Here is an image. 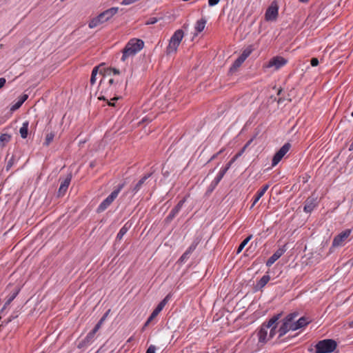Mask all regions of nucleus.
I'll return each mask as SVG.
<instances>
[{
  "mask_svg": "<svg viewBox=\"0 0 353 353\" xmlns=\"http://www.w3.org/2000/svg\"><path fill=\"white\" fill-rule=\"evenodd\" d=\"M186 201V197H183L181 200H180L178 203L172 209L169 214L164 219L165 225L170 224L172 220L176 216L180 210H181L183 204Z\"/></svg>",
  "mask_w": 353,
  "mask_h": 353,
  "instance_id": "0eeeda50",
  "label": "nucleus"
},
{
  "mask_svg": "<svg viewBox=\"0 0 353 353\" xmlns=\"http://www.w3.org/2000/svg\"><path fill=\"white\" fill-rule=\"evenodd\" d=\"M151 119H149L147 117H145L144 118L142 119V120L139 122V123H145V122H148V121H150Z\"/></svg>",
  "mask_w": 353,
  "mask_h": 353,
  "instance_id": "4d7b16f0",
  "label": "nucleus"
},
{
  "mask_svg": "<svg viewBox=\"0 0 353 353\" xmlns=\"http://www.w3.org/2000/svg\"><path fill=\"white\" fill-rule=\"evenodd\" d=\"M6 83V80L5 78H3V77L0 78V89L4 86Z\"/></svg>",
  "mask_w": 353,
  "mask_h": 353,
  "instance_id": "864d4df0",
  "label": "nucleus"
},
{
  "mask_svg": "<svg viewBox=\"0 0 353 353\" xmlns=\"http://www.w3.org/2000/svg\"><path fill=\"white\" fill-rule=\"evenodd\" d=\"M163 176H168V174H169V173H168V171H165V172H163Z\"/></svg>",
  "mask_w": 353,
  "mask_h": 353,
  "instance_id": "69168bd1",
  "label": "nucleus"
},
{
  "mask_svg": "<svg viewBox=\"0 0 353 353\" xmlns=\"http://www.w3.org/2000/svg\"><path fill=\"white\" fill-rule=\"evenodd\" d=\"M144 47V41L142 39L133 38L129 40L124 48L122 50L121 60L125 61L128 57L134 56Z\"/></svg>",
  "mask_w": 353,
  "mask_h": 353,
  "instance_id": "f03ea898",
  "label": "nucleus"
},
{
  "mask_svg": "<svg viewBox=\"0 0 353 353\" xmlns=\"http://www.w3.org/2000/svg\"><path fill=\"white\" fill-rule=\"evenodd\" d=\"M290 327H291L290 330H292V331H295V330L299 329V327H296V321H294L293 323H290Z\"/></svg>",
  "mask_w": 353,
  "mask_h": 353,
  "instance_id": "3c124183",
  "label": "nucleus"
},
{
  "mask_svg": "<svg viewBox=\"0 0 353 353\" xmlns=\"http://www.w3.org/2000/svg\"><path fill=\"white\" fill-rule=\"evenodd\" d=\"M71 179H72V175H71V174H69L67 175L66 178L64 179L61 181L60 187H59L58 192H57V196L59 197L63 196L65 194V193L67 191L68 186L70 183Z\"/></svg>",
  "mask_w": 353,
  "mask_h": 353,
  "instance_id": "ddd939ff",
  "label": "nucleus"
},
{
  "mask_svg": "<svg viewBox=\"0 0 353 353\" xmlns=\"http://www.w3.org/2000/svg\"><path fill=\"white\" fill-rule=\"evenodd\" d=\"M103 70H104V77L100 81V86L102 88H103L104 84H105V75H110V73L112 71L114 74H120L119 70H118L117 68H106V69L104 68Z\"/></svg>",
  "mask_w": 353,
  "mask_h": 353,
  "instance_id": "4be33fe9",
  "label": "nucleus"
},
{
  "mask_svg": "<svg viewBox=\"0 0 353 353\" xmlns=\"http://www.w3.org/2000/svg\"><path fill=\"white\" fill-rule=\"evenodd\" d=\"M170 297V294H168L156 307V308L153 310L150 317V319H154L157 315L162 311L165 305L168 302Z\"/></svg>",
  "mask_w": 353,
  "mask_h": 353,
  "instance_id": "4468645a",
  "label": "nucleus"
},
{
  "mask_svg": "<svg viewBox=\"0 0 353 353\" xmlns=\"http://www.w3.org/2000/svg\"><path fill=\"white\" fill-rule=\"evenodd\" d=\"M28 98V94H23L21 98L19 99V101L21 102V104H23Z\"/></svg>",
  "mask_w": 353,
  "mask_h": 353,
  "instance_id": "8fccbe9b",
  "label": "nucleus"
},
{
  "mask_svg": "<svg viewBox=\"0 0 353 353\" xmlns=\"http://www.w3.org/2000/svg\"><path fill=\"white\" fill-rule=\"evenodd\" d=\"M16 160H15V157L14 155H12L10 159L8 161L7 163H6V170L8 172L9 171L11 168L13 166V165L14 164Z\"/></svg>",
  "mask_w": 353,
  "mask_h": 353,
  "instance_id": "e433bc0d",
  "label": "nucleus"
},
{
  "mask_svg": "<svg viewBox=\"0 0 353 353\" xmlns=\"http://www.w3.org/2000/svg\"><path fill=\"white\" fill-rule=\"evenodd\" d=\"M349 150H350V151L353 150V141L352 142V143L350 145Z\"/></svg>",
  "mask_w": 353,
  "mask_h": 353,
  "instance_id": "338daca9",
  "label": "nucleus"
},
{
  "mask_svg": "<svg viewBox=\"0 0 353 353\" xmlns=\"http://www.w3.org/2000/svg\"><path fill=\"white\" fill-rule=\"evenodd\" d=\"M11 138L12 137L9 134H1L0 135V146L3 148L11 140Z\"/></svg>",
  "mask_w": 353,
  "mask_h": 353,
  "instance_id": "cd10ccee",
  "label": "nucleus"
},
{
  "mask_svg": "<svg viewBox=\"0 0 353 353\" xmlns=\"http://www.w3.org/2000/svg\"><path fill=\"white\" fill-rule=\"evenodd\" d=\"M270 280V276L268 274H265L263 276L261 279L256 283L254 286V289L256 291L261 290L265 286V285Z\"/></svg>",
  "mask_w": 353,
  "mask_h": 353,
  "instance_id": "6ab92c4d",
  "label": "nucleus"
},
{
  "mask_svg": "<svg viewBox=\"0 0 353 353\" xmlns=\"http://www.w3.org/2000/svg\"><path fill=\"white\" fill-rule=\"evenodd\" d=\"M287 250L286 245L279 248L266 261V266L270 267L276 261H277Z\"/></svg>",
  "mask_w": 353,
  "mask_h": 353,
  "instance_id": "f8f14e48",
  "label": "nucleus"
},
{
  "mask_svg": "<svg viewBox=\"0 0 353 353\" xmlns=\"http://www.w3.org/2000/svg\"><path fill=\"white\" fill-rule=\"evenodd\" d=\"M54 136H55V133L54 132H50V133H48L46 136V139H45L43 145L46 146H48L53 141Z\"/></svg>",
  "mask_w": 353,
  "mask_h": 353,
  "instance_id": "7c9ffc66",
  "label": "nucleus"
},
{
  "mask_svg": "<svg viewBox=\"0 0 353 353\" xmlns=\"http://www.w3.org/2000/svg\"><path fill=\"white\" fill-rule=\"evenodd\" d=\"M319 59L316 57H313L310 60V64L313 67L317 66L319 65Z\"/></svg>",
  "mask_w": 353,
  "mask_h": 353,
  "instance_id": "37998d69",
  "label": "nucleus"
},
{
  "mask_svg": "<svg viewBox=\"0 0 353 353\" xmlns=\"http://www.w3.org/2000/svg\"><path fill=\"white\" fill-rule=\"evenodd\" d=\"M105 64L102 63L100 64L98 66H96L93 68L91 74V78H90V83L91 85H94L96 82V76L99 72L100 74H103L104 76V70L103 69H101V67L103 66Z\"/></svg>",
  "mask_w": 353,
  "mask_h": 353,
  "instance_id": "a211bd4d",
  "label": "nucleus"
},
{
  "mask_svg": "<svg viewBox=\"0 0 353 353\" xmlns=\"http://www.w3.org/2000/svg\"><path fill=\"white\" fill-rule=\"evenodd\" d=\"M282 314V312L274 314L261 324L257 332L259 343L265 344L278 334L279 321Z\"/></svg>",
  "mask_w": 353,
  "mask_h": 353,
  "instance_id": "f257e3e1",
  "label": "nucleus"
},
{
  "mask_svg": "<svg viewBox=\"0 0 353 353\" xmlns=\"http://www.w3.org/2000/svg\"><path fill=\"white\" fill-rule=\"evenodd\" d=\"M245 150V147H243V148L239 152L236 153L237 157H240Z\"/></svg>",
  "mask_w": 353,
  "mask_h": 353,
  "instance_id": "6e6d98bb",
  "label": "nucleus"
},
{
  "mask_svg": "<svg viewBox=\"0 0 353 353\" xmlns=\"http://www.w3.org/2000/svg\"><path fill=\"white\" fill-rule=\"evenodd\" d=\"M124 186V182L119 184L117 187L111 192V194L100 203L97 209V212L101 213L105 211L117 197L118 194Z\"/></svg>",
  "mask_w": 353,
  "mask_h": 353,
  "instance_id": "39448f33",
  "label": "nucleus"
},
{
  "mask_svg": "<svg viewBox=\"0 0 353 353\" xmlns=\"http://www.w3.org/2000/svg\"><path fill=\"white\" fill-rule=\"evenodd\" d=\"M226 172H227L226 169L223 168L220 170L219 173L218 174V175L216 176L219 179L221 180Z\"/></svg>",
  "mask_w": 353,
  "mask_h": 353,
  "instance_id": "a18cd8bd",
  "label": "nucleus"
},
{
  "mask_svg": "<svg viewBox=\"0 0 353 353\" xmlns=\"http://www.w3.org/2000/svg\"><path fill=\"white\" fill-rule=\"evenodd\" d=\"M127 224H125L119 230V233L117 235V239L121 240L123 236L126 234L128 232L129 227L127 226Z\"/></svg>",
  "mask_w": 353,
  "mask_h": 353,
  "instance_id": "72a5a7b5",
  "label": "nucleus"
},
{
  "mask_svg": "<svg viewBox=\"0 0 353 353\" xmlns=\"http://www.w3.org/2000/svg\"><path fill=\"white\" fill-rule=\"evenodd\" d=\"M19 316L18 312H14L10 317H8L7 319L4 320V322L6 324H8L10 322H11L13 319L17 318Z\"/></svg>",
  "mask_w": 353,
  "mask_h": 353,
  "instance_id": "4c0bfd02",
  "label": "nucleus"
},
{
  "mask_svg": "<svg viewBox=\"0 0 353 353\" xmlns=\"http://www.w3.org/2000/svg\"><path fill=\"white\" fill-rule=\"evenodd\" d=\"M159 21L158 18L157 17H150L149 18L147 21L145 22V24L147 25H152L156 23Z\"/></svg>",
  "mask_w": 353,
  "mask_h": 353,
  "instance_id": "ea45409f",
  "label": "nucleus"
},
{
  "mask_svg": "<svg viewBox=\"0 0 353 353\" xmlns=\"http://www.w3.org/2000/svg\"><path fill=\"white\" fill-rule=\"evenodd\" d=\"M156 347L153 345H151L146 350V353H155Z\"/></svg>",
  "mask_w": 353,
  "mask_h": 353,
  "instance_id": "de8ad7c7",
  "label": "nucleus"
},
{
  "mask_svg": "<svg viewBox=\"0 0 353 353\" xmlns=\"http://www.w3.org/2000/svg\"><path fill=\"white\" fill-rule=\"evenodd\" d=\"M281 325L279 326L280 327H281L282 329H283L285 332H289L290 330V322H288L283 319H282L281 321Z\"/></svg>",
  "mask_w": 353,
  "mask_h": 353,
  "instance_id": "c9c22d12",
  "label": "nucleus"
},
{
  "mask_svg": "<svg viewBox=\"0 0 353 353\" xmlns=\"http://www.w3.org/2000/svg\"><path fill=\"white\" fill-rule=\"evenodd\" d=\"M351 234V230H345L336 235L332 241V247H339L343 245V243L349 237Z\"/></svg>",
  "mask_w": 353,
  "mask_h": 353,
  "instance_id": "9d476101",
  "label": "nucleus"
},
{
  "mask_svg": "<svg viewBox=\"0 0 353 353\" xmlns=\"http://www.w3.org/2000/svg\"><path fill=\"white\" fill-rule=\"evenodd\" d=\"M216 186H217L216 185H215L214 183H213L212 182L211 184L210 185L209 188H208V192H212L215 189V188Z\"/></svg>",
  "mask_w": 353,
  "mask_h": 353,
  "instance_id": "603ef678",
  "label": "nucleus"
},
{
  "mask_svg": "<svg viewBox=\"0 0 353 353\" xmlns=\"http://www.w3.org/2000/svg\"><path fill=\"white\" fill-rule=\"evenodd\" d=\"M226 172H227L226 169L223 168L220 170L219 173L218 174V175L216 176L219 179L221 180Z\"/></svg>",
  "mask_w": 353,
  "mask_h": 353,
  "instance_id": "49530a36",
  "label": "nucleus"
},
{
  "mask_svg": "<svg viewBox=\"0 0 353 353\" xmlns=\"http://www.w3.org/2000/svg\"><path fill=\"white\" fill-rule=\"evenodd\" d=\"M220 181H221V179H219L217 176H216V178L212 182L217 185Z\"/></svg>",
  "mask_w": 353,
  "mask_h": 353,
  "instance_id": "5fc2aeb1",
  "label": "nucleus"
},
{
  "mask_svg": "<svg viewBox=\"0 0 353 353\" xmlns=\"http://www.w3.org/2000/svg\"><path fill=\"white\" fill-rule=\"evenodd\" d=\"M347 263L350 264L351 266L353 265V257L348 261Z\"/></svg>",
  "mask_w": 353,
  "mask_h": 353,
  "instance_id": "0e129e2a",
  "label": "nucleus"
},
{
  "mask_svg": "<svg viewBox=\"0 0 353 353\" xmlns=\"http://www.w3.org/2000/svg\"><path fill=\"white\" fill-rule=\"evenodd\" d=\"M291 144L290 143H285L274 155L272 160V165H276L282 158L290 150Z\"/></svg>",
  "mask_w": 353,
  "mask_h": 353,
  "instance_id": "1a4fd4ad",
  "label": "nucleus"
},
{
  "mask_svg": "<svg viewBox=\"0 0 353 353\" xmlns=\"http://www.w3.org/2000/svg\"><path fill=\"white\" fill-rule=\"evenodd\" d=\"M349 327L353 328V321L349 323Z\"/></svg>",
  "mask_w": 353,
  "mask_h": 353,
  "instance_id": "774afa93",
  "label": "nucleus"
},
{
  "mask_svg": "<svg viewBox=\"0 0 353 353\" xmlns=\"http://www.w3.org/2000/svg\"><path fill=\"white\" fill-rule=\"evenodd\" d=\"M252 238V235H249L240 243L236 250L237 254H239L243 250L245 246L248 243V242L251 240Z\"/></svg>",
  "mask_w": 353,
  "mask_h": 353,
  "instance_id": "c85d7f7f",
  "label": "nucleus"
},
{
  "mask_svg": "<svg viewBox=\"0 0 353 353\" xmlns=\"http://www.w3.org/2000/svg\"><path fill=\"white\" fill-rule=\"evenodd\" d=\"M279 14V6L276 1H273L266 10L265 18L266 21H275Z\"/></svg>",
  "mask_w": 353,
  "mask_h": 353,
  "instance_id": "6e6552de",
  "label": "nucleus"
},
{
  "mask_svg": "<svg viewBox=\"0 0 353 353\" xmlns=\"http://www.w3.org/2000/svg\"><path fill=\"white\" fill-rule=\"evenodd\" d=\"M108 83L109 85V87L106 89L105 91V93H107L108 92H111L114 91L116 89L117 83L114 81L113 79H108Z\"/></svg>",
  "mask_w": 353,
  "mask_h": 353,
  "instance_id": "2f4dec72",
  "label": "nucleus"
},
{
  "mask_svg": "<svg viewBox=\"0 0 353 353\" xmlns=\"http://www.w3.org/2000/svg\"><path fill=\"white\" fill-rule=\"evenodd\" d=\"M269 185L266 184L264 185L256 194L255 198L254 199L253 203L252 205V207H253L258 201L264 195L265 192L269 188Z\"/></svg>",
  "mask_w": 353,
  "mask_h": 353,
  "instance_id": "aec40b11",
  "label": "nucleus"
},
{
  "mask_svg": "<svg viewBox=\"0 0 353 353\" xmlns=\"http://www.w3.org/2000/svg\"><path fill=\"white\" fill-rule=\"evenodd\" d=\"M221 151H220V152H219L218 153H216V154H214V155L211 157L210 160H212V159H215V158L218 156V154H219V153H221Z\"/></svg>",
  "mask_w": 353,
  "mask_h": 353,
  "instance_id": "e2e57ef3",
  "label": "nucleus"
},
{
  "mask_svg": "<svg viewBox=\"0 0 353 353\" xmlns=\"http://www.w3.org/2000/svg\"><path fill=\"white\" fill-rule=\"evenodd\" d=\"M28 125H29L28 121L23 122V124H22L21 128L19 130V132H20L21 137L23 139H26L28 137Z\"/></svg>",
  "mask_w": 353,
  "mask_h": 353,
  "instance_id": "bb28decb",
  "label": "nucleus"
},
{
  "mask_svg": "<svg viewBox=\"0 0 353 353\" xmlns=\"http://www.w3.org/2000/svg\"><path fill=\"white\" fill-rule=\"evenodd\" d=\"M239 157H237V154H236L230 161H231L232 163H233Z\"/></svg>",
  "mask_w": 353,
  "mask_h": 353,
  "instance_id": "bf43d9fd",
  "label": "nucleus"
},
{
  "mask_svg": "<svg viewBox=\"0 0 353 353\" xmlns=\"http://www.w3.org/2000/svg\"><path fill=\"white\" fill-rule=\"evenodd\" d=\"M184 36V32L182 30L179 29L174 32L171 37L169 44L166 48L167 54L176 52V50Z\"/></svg>",
  "mask_w": 353,
  "mask_h": 353,
  "instance_id": "423d86ee",
  "label": "nucleus"
},
{
  "mask_svg": "<svg viewBox=\"0 0 353 353\" xmlns=\"http://www.w3.org/2000/svg\"><path fill=\"white\" fill-rule=\"evenodd\" d=\"M190 254L185 252L179 259L180 262H184L189 258Z\"/></svg>",
  "mask_w": 353,
  "mask_h": 353,
  "instance_id": "79ce46f5",
  "label": "nucleus"
},
{
  "mask_svg": "<svg viewBox=\"0 0 353 353\" xmlns=\"http://www.w3.org/2000/svg\"><path fill=\"white\" fill-rule=\"evenodd\" d=\"M152 174V172L145 174L132 188L131 190L134 194H136L144 184L145 181L150 178Z\"/></svg>",
  "mask_w": 353,
  "mask_h": 353,
  "instance_id": "f3484780",
  "label": "nucleus"
},
{
  "mask_svg": "<svg viewBox=\"0 0 353 353\" xmlns=\"http://www.w3.org/2000/svg\"><path fill=\"white\" fill-rule=\"evenodd\" d=\"M206 23V20L204 19H201L197 21L195 26V29L197 32H201L203 30L205 26Z\"/></svg>",
  "mask_w": 353,
  "mask_h": 353,
  "instance_id": "c756f323",
  "label": "nucleus"
},
{
  "mask_svg": "<svg viewBox=\"0 0 353 353\" xmlns=\"http://www.w3.org/2000/svg\"><path fill=\"white\" fill-rule=\"evenodd\" d=\"M316 206V198L314 196H310L305 201L303 210L306 213H310Z\"/></svg>",
  "mask_w": 353,
  "mask_h": 353,
  "instance_id": "2eb2a0df",
  "label": "nucleus"
},
{
  "mask_svg": "<svg viewBox=\"0 0 353 353\" xmlns=\"http://www.w3.org/2000/svg\"><path fill=\"white\" fill-rule=\"evenodd\" d=\"M253 50L252 46H249L248 48L243 50L242 53L241 54L240 57L241 58H243V59L245 61V59L250 56V54L252 53Z\"/></svg>",
  "mask_w": 353,
  "mask_h": 353,
  "instance_id": "473e14b6",
  "label": "nucleus"
},
{
  "mask_svg": "<svg viewBox=\"0 0 353 353\" xmlns=\"http://www.w3.org/2000/svg\"><path fill=\"white\" fill-rule=\"evenodd\" d=\"M311 322V320H310L307 317L302 316L299 320L296 321V327L300 328H302L307 325H308Z\"/></svg>",
  "mask_w": 353,
  "mask_h": 353,
  "instance_id": "a878e982",
  "label": "nucleus"
},
{
  "mask_svg": "<svg viewBox=\"0 0 353 353\" xmlns=\"http://www.w3.org/2000/svg\"><path fill=\"white\" fill-rule=\"evenodd\" d=\"M118 11L119 8L112 7L102 12L96 17H94L88 23L89 28H94L97 26L109 21L114 15H115L118 12Z\"/></svg>",
  "mask_w": 353,
  "mask_h": 353,
  "instance_id": "7ed1b4c3",
  "label": "nucleus"
},
{
  "mask_svg": "<svg viewBox=\"0 0 353 353\" xmlns=\"http://www.w3.org/2000/svg\"><path fill=\"white\" fill-rule=\"evenodd\" d=\"M337 347L335 340L327 339L319 341L315 345V353H332Z\"/></svg>",
  "mask_w": 353,
  "mask_h": 353,
  "instance_id": "20e7f679",
  "label": "nucleus"
},
{
  "mask_svg": "<svg viewBox=\"0 0 353 353\" xmlns=\"http://www.w3.org/2000/svg\"><path fill=\"white\" fill-rule=\"evenodd\" d=\"M95 334H96L91 330L90 332L88 333L86 336L83 340H81L80 342H79V343L77 345V347L79 349H81L85 347H87L90 343V342L93 340Z\"/></svg>",
  "mask_w": 353,
  "mask_h": 353,
  "instance_id": "dca6fc26",
  "label": "nucleus"
},
{
  "mask_svg": "<svg viewBox=\"0 0 353 353\" xmlns=\"http://www.w3.org/2000/svg\"><path fill=\"white\" fill-rule=\"evenodd\" d=\"M153 319H150V317L149 316L146 322L145 323L144 327H146L149 325V323L152 321Z\"/></svg>",
  "mask_w": 353,
  "mask_h": 353,
  "instance_id": "052dcab7",
  "label": "nucleus"
},
{
  "mask_svg": "<svg viewBox=\"0 0 353 353\" xmlns=\"http://www.w3.org/2000/svg\"><path fill=\"white\" fill-rule=\"evenodd\" d=\"M245 61L243 58H241L240 56L234 61L233 64L230 68L229 72L230 74H233L235 72L238 68L242 65V63Z\"/></svg>",
  "mask_w": 353,
  "mask_h": 353,
  "instance_id": "412c9836",
  "label": "nucleus"
},
{
  "mask_svg": "<svg viewBox=\"0 0 353 353\" xmlns=\"http://www.w3.org/2000/svg\"><path fill=\"white\" fill-rule=\"evenodd\" d=\"M232 164V162H231V161H229V162L226 164V165H225V167L224 168V169H226V171H228V170L230 169V168L231 167Z\"/></svg>",
  "mask_w": 353,
  "mask_h": 353,
  "instance_id": "13d9d810",
  "label": "nucleus"
},
{
  "mask_svg": "<svg viewBox=\"0 0 353 353\" xmlns=\"http://www.w3.org/2000/svg\"><path fill=\"white\" fill-rule=\"evenodd\" d=\"M19 290H16L12 294H10L7 297V300H6L3 308L1 310V312H3L6 308V307H8L12 303V301L15 299V297L19 294Z\"/></svg>",
  "mask_w": 353,
  "mask_h": 353,
  "instance_id": "b1692460",
  "label": "nucleus"
},
{
  "mask_svg": "<svg viewBox=\"0 0 353 353\" xmlns=\"http://www.w3.org/2000/svg\"><path fill=\"white\" fill-rule=\"evenodd\" d=\"M22 105V104L21 103V102H19V101L14 103L10 108V110L12 112H14L17 110H18L21 106Z\"/></svg>",
  "mask_w": 353,
  "mask_h": 353,
  "instance_id": "a19ab883",
  "label": "nucleus"
},
{
  "mask_svg": "<svg viewBox=\"0 0 353 353\" xmlns=\"http://www.w3.org/2000/svg\"><path fill=\"white\" fill-rule=\"evenodd\" d=\"M226 172H227L226 169L223 168L220 170L219 173L218 174V175L216 176L219 179L221 180Z\"/></svg>",
  "mask_w": 353,
  "mask_h": 353,
  "instance_id": "c03bdc74",
  "label": "nucleus"
},
{
  "mask_svg": "<svg viewBox=\"0 0 353 353\" xmlns=\"http://www.w3.org/2000/svg\"><path fill=\"white\" fill-rule=\"evenodd\" d=\"M110 312V310H108L103 316L100 319V320L98 321V323L95 325L94 327L92 330V332H94L95 334L98 332V330L101 328V325H103V322L105 321L108 314Z\"/></svg>",
  "mask_w": 353,
  "mask_h": 353,
  "instance_id": "5701e85b",
  "label": "nucleus"
},
{
  "mask_svg": "<svg viewBox=\"0 0 353 353\" xmlns=\"http://www.w3.org/2000/svg\"><path fill=\"white\" fill-rule=\"evenodd\" d=\"M197 244L198 243L193 242L185 252L190 254L193 251H194L197 246Z\"/></svg>",
  "mask_w": 353,
  "mask_h": 353,
  "instance_id": "58836bf2",
  "label": "nucleus"
},
{
  "mask_svg": "<svg viewBox=\"0 0 353 353\" xmlns=\"http://www.w3.org/2000/svg\"><path fill=\"white\" fill-rule=\"evenodd\" d=\"M297 315H298V313H296V312L290 313V314H288L283 319L288 322H290L291 323L294 322V319L297 316Z\"/></svg>",
  "mask_w": 353,
  "mask_h": 353,
  "instance_id": "f704fd0d",
  "label": "nucleus"
},
{
  "mask_svg": "<svg viewBox=\"0 0 353 353\" xmlns=\"http://www.w3.org/2000/svg\"><path fill=\"white\" fill-rule=\"evenodd\" d=\"M220 0H208V5L209 6H214L219 3Z\"/></svg>",
  "mask_w": 353,
  "mask_h": 353,
  "instance_id": "09e8293b",
  "label": "nucleus"
},
{
  "mask_svg": "<svg viewBox=\"0 0 353 353\" xmlns=\"http://www.w3.org/2000/svg\"><path fill=\"white\" fill-rule=\"evenodd\" d=\"M7 324L5 323L4 321L0 324V331L3 329V327L6 325Z\"/></svg>",
  "mask_w": 353,
  "mask_h": 353,
  "instance_id": "680f3d73",
  "label": "nucleus"
},
{
  "mask_svg": "<svg viewBox=\"0 0 353 353\" xmlns=\"http://www.w3.org/2000/svg\"><path fill=\"white\" fill-rule=\"evenodd\" d=\"M288 333V332H285L283 329L281 327H279L278 329V336L276 339V343H281L286 342L287 338L283 339V337Z\"/></svg>",
  "mask_w": 353,
  "mask_h": 353,
  "instance_id": "393cba45",
  "label": "nucleus"
},
{
  "mask_svg": "<svg viewBox=\"0 0 353 353\" xmlns=\"http://www.w3.org/2000/svg\"><path fill=\"white\" fill-rule=\"evenodd\" d=\"M288 63V60L282 57L276 56L272 58L268 63L266 67H274L275 70H278L285 65Z\"/></svg>",
  "mask_w": 353,
  "mask_h": 353,
  "instance_id": "9b49d317",
  "label": "nucleus"
}]
</instances>
